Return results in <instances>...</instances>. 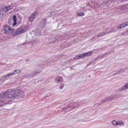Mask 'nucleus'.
Returning a JSON list of instances; mask_svg holds the SVG:
<instances>
[{
    "instance_id": "0eeeda50",
    "label": "nucleus",
    "mask_w": 128,
    "mask_h": 128,
    "mask_svg": "<svg viewBox=\"0 0 128 128\" xmlns=\"http://www.w3.org/2000/svg\"><path fill=\"white\" fill-rule=\"evenodd\" d=\"M14 75H16V73L14 72H12L10 73L9 74H6L4 76L2 77L0 79V80L2 82L4 80H8V78H12V76H14Z\"/></svg>"
},
{
    "instance_id": "9b49d317",
    "label": "nucleus",
    "mask_w": 128,
    "mask_h": 128,
    "mask_svg": "<svg viewBox=\"0 0 128 128\" xmlns=\"http://www.w3.org/2000/svg\"><path fill=\"white\" fill-rule=\"evenodd\" d=\"M36 36H44V34L40 30H36L35 34H34Z\"/></svg>"
},
{
    "instance_id": "f3484780",
    "label": "nucleus",
    "mask_w": 128,
    "mask_h": 128,
    "mask_svg": "<svg viewBox=\"0 0 128 128\" xmlns=\"http://www.w3.org/2000/svg\"><path fill=\"white\" fill-rule=\"evenodd\" d=\"M12 10V6H8L4 8V11L8 12V10Z\"/></svg>"
},
{
    "instance_id": "2f4dec72",
    "label": "nucleus",
    "mask_w": 128,
    "mask_h": 128,
    "mask_svg": "<svg viewBox=\"0 0 128 128\" xmlns=\"http://www.w3.org/2000/svg\"><path fill=\"white\" fill-rule=\"evenodd\" d=\"M118 74H116V72L115 74H112V76H116Z\"/></svg>"
},
{
    "instance_id": "6e6552de",
    "label": "nucleus",
    "mask_w": 128,
    "mask_h": 128,
    "mask_svg": "<svg viewBox=\"0 0 128 128\" xmlns=\"http://www.w3.org/2000/svg\"><path fill=\"white\" fill-rule=\"evenodd\" d=\"M80 104H82V102H74V103H71L70 105H68L64 109L66 110L68 108H72V106H74V108H76V106H80Z\"/></svg>"
},
{
    "instance_id": "4be33fe9",
    "label": "nucleus",
    "mask_w": 128,
    "mask_h": 128,
    "mask_svg": "<svg viewBox=\"0 0 128 128\" xmlns=\"http://www.w3.org/2000/svg\"><path fill=\"white\" fill-rule=\"evenodd\" d=\"M38 16V12H34L33 14H32L31 16L35 18L36 16Z\"/></svg>"
},
{
    "instance_id": "5701e85b",
    "label": "nucleus",
    "mask_w": 128,
    "mask_h": 128,
    "mask_svg": "<svg viewBox=\"0 0 128 128\" xmlns=\"http://www.w3.org/2000/svg\"><path fill=\"white\" fill-rule=\"evenodd\" d=\"M3 104H4V102L2 100V98H0V106H2Z\"/></svg>"
},
{
    "instance_id": "a211bd4d",
    "label": "nucleus",
    "mask_w": 128,
    "mask_h": 128,
    "mask_svg": "<svg viewBox=\"0 0 128 128\" xmlns=\"http://www.w3.org/2000/svg\"><path fill=\"white\" fill-rule=\"evenodd\" d=\"M85 54V56H90L92 54V51H90L89 52L84 53Z\"/></svg>"
},
{
    "instance_id": "39448f33",
    "label": "nucleus",
    "mask_w": 128,
    "mask_h": 128,
    "mask_svg": "<svg viewBox=\"0 0 128 128\" xmlns=\"http://www.w3.org/2000/svg\"><path fill=\"white\" fill-rule=\"evenodd\" d=\"M118 94H116L114 96H111L106 98H104V100L102 101V102H108L109 100H118Z\"/></svg>"
},
{
    "instance_id": "f8f14e48",
    "label": "nucleus",
    "mask_w": 128,
    "mask_h": 128,
    "mask_svg": "<svg viewBox=\"0 0 128 128\" xmlns=\"http://www.w3.org/2000/svg\"><path fill=\"white\" fill-rule=\"evenodd\" d=\"M128 82L125 84V85L124 86L118 89V92H122V90H128Z\"/></svg>"
},
{
    "instance_id": "9d476101",
    "label": "nucleus",
    "mask_w": 128,
    "mask_h": 128,
    "mask_svg": "<svg viewBox=\"0 0 128 128\" xmlns=\"http://www.w3.org/2000/svg\"><path fill=\"white\" fill-rule=\"evenodd\" d=\"M128 26V22H124L120 24L118 26V30H122V28H126V26Z\"/></svg>"
},
{
    "instance_id": "4c0bfd02",
    "label": "nucleus",
    "mask_w": 128,
    "mask_h": 128,
    "mask_svg": "<svg viewBox=\"0 0 128 128\" xmlns=\"http://www.w3.org/2000/svg\"><path fill=\"white\" fill-rule=\"evenodd\" d=\"M108 54V53H106V54Z\"/></svg>"
},
{
    "instance_id": "c756f323",
    "label": "nucleus",
    "mask_w": 128,
    "mask_h": 128,
    "mask_svg": "<svg viewBox=\"0 0 128 128\" xmlns=\"http://www.w3.org/2000/svg\"><path fill=\"white\" fill-rule=\"evenodd\" d=\"M84 56H86L84 53L82 54H80L79 56L80 58H84Z\"/></svg>"
},
{
    "instance_id": "f704fd0d",
    "label": "nucleus",
    "mask_w": 128,
    "mask_h": 128,
    "mask_svg": "<svg viewBox=\"0 0 128 128\" xmlns=\"http://www.w3.org/2000/svg\"><path fill=\"white\" fill-rule=\"evenodd\" d=\"M126 32H128V30H126Z\"/></svg>"
},
{
    "instance_id": "aec40b11",
    "label": "nucleus",
    "mask_w": 128,
    "mask_h": 128,
    "mask_svg": "<svg viewBox=\"0 0 128 128\" xmlns=\"http://www.w3.org/2000/svg\"><path fill=\"white\" fill-rule=\"evenodd\" d=\"M126 72V70L124 69H122L121 70H118V72H116L117 74H120L122 72Z\"/></svg>"
},
{
    "instance_id": "4468645a",
    "label": "nucleus",
    "mask_w": 128,
    "mask_h": 128,
    "mask_svg": "<svg viewBox=\"0 0 128 128\" xmlns=\"http://www.w3.org/2000/svg\"><path fill=\"white\" fill-rule=\"evenodd\" d=\"M108 34V32L99 33L98 35H96V38H100V36H104V34Z\"/></svg>"
},
{
    "instance_id": "ddd939ff",
    "label": "nucleus",
    "mask_w": 128,
    "mask_h": 128,
    "mask_svg": "<svg viewBox=\"0 0 128 128\" xmlns=\"http://www.w3.org/2000/svg\"><path fill=\"white\" fill-rule=\"evenodd\" d=\"M62 77L58 76H57L55 79V82L56 84H59V82H60L62 81Z\"/></svg>"
},
{
    "instance_id": "1a4fd4ad",
    "label": "nucleus",
    "mask_w": 128,
    "mask_h": 128,
    "mask_svg": "<svg viewBox=\"0 0 128 128\" xmlns=\"http://www.w3.org/2000/svg\"><path fill=\"white\" fill-rule=\"evenodd\" d=\"M46 24V19H42L39 24V26L41 28H44Z\"/></svg>"
},
{
    "instance_id": "f03ea898",
    "label": "nucleus",
    "mask_w": 128,
    "mask_h": 128,
    "mask_svg": "<svg viewBox=\"0 0 128 128\" xmlns=\"http://www.w3.org/2000/svg\"><path fill=\"white\" fill-rule=\"evenodd\" d=\"M28 26H22L19 28L16 32H15V36H18V34H22L24 32H26L28 30Z\"/></svg>"
},
{
    "instance_id": "58836bf2",
    "label": "nucleus",
    "mask_w": 128,
    "mask_h": 128,
    "mask_svg": "<svg viewBox=\"0 0 128 128\" xmlns=\"http://www.w3.org/2000/svg\"><path fill=\"white\" fill-rule=\"evenodd\" d=\"M108 54V53H106V54Z\"/></svg>"
},
{
    "instance_id": "e433bc0d",
    "label": "nucleus",
    "mask_w": 128,
    "mask_h": 128,
    "mask_svg": "<svg viewBox=\"0 0 128 128\" xmlns=\"http://www.w3.org/2000/svg\"><path fill=\"white\" fill-rule=\"evenodd\" d=\"M2 96V94L0 95V96Z\"/></svg>"
},
{
    "instance_id": "cd10ccee",
    "label": "nucleus",
    "mask_w": 128,
    "mask_h": 128,
    "mask_svg": "<svg viewBox=\"0 0 128 128\" xmlns=\"http://www.w3.org/2000/svg\"><path fill=\"white\" fill-rule=\"evenodd\" d=\"M34 18L32 16H31L29 18L28 20L29 22H34Z\"/></svg>"
},
{
    "instance_id": "dca6fc26",
    "label": "nucleus",
    "mask_w": 128,
    "mask_h": 128,
    "mask_svg": "<svg viewBox=\"0 0 128 128\" xmlns=\"http://www.w3.org/2000/svg\"><path fill=\"white\" fill-rule=\"evenodd\" d=\"M12 20H14V22L12 24V26H16V16H14L12 18Z\"/></svg>"
},
{
    "instance_id": "412c9836",
    "label": "nucleus",
    "mask_w": 128,
    "mask_h": 128,
    "mask_svg": "<svg viewBox=\"0 0 128 128\" xmlns=\"http://www.w3.org/2000/svg\"><path fill=\"white\" fill-rule=\"evenodd\" d=\"M38 40H32L30 42L31 44H38Z\"/></svg>"
},
{
    "instance_id": "a878e982",
    "label": "nucleus",
    "mask_w": 128,
    "mask_h": 128,
    "mask_svg": "<svg viewBox=\"0 0 128 128\" xmlns=\"http://www.w3.org/2000/svg\"><path fill=\"white\" fill-rule=\"evenodd\" d=\"M112 124H113V126H118V121H116L114 120L112 122Z\"/></svg>"
},
{
    "instance_id": "f257e3e1",
    "label": "nucleus",
    "mask_w": 128,
    "mask_h": 128,
    "mask_svg": "<svg viewBox=\"0 0 128 128\" xmlns=\"http://www.w3.org/2000/svg\"><path fill=\"white\" fill-rule=\"evenodd\" d=\"M24 96V93L20 90L10 89L4 92L2 100L4 102V104H8V102L12 101L15 98H22Z\"/></svg>"
},
{
    "instance_id": "423d86ee",
    "label": "nucleus",
    "mask_w": 128,
    "mask_h": 128,
    "mask_svg": "<svg viewBox=\"0 0 128 128\" xmlns=\"http://www.w3.org/2000/svg\"><path fill=\"white\" fill-rule=\"evenodd\" d=\"M40 71H34L32 72L30 74H27L25 75H24L22 76L23 78H32V76H36L38 74H40Z\"/></svg>"
},
{
    "instance_id": "393cba45",
    "label": "nucleus",
    "mask_w": 128,
    "mask_h": 128,
    "mask_svg": "<svg viewBox=\"0 0 128 128\" xmlns=\"http://www.w3.org/2000/svg\"><path fill=\"white\" fill-rule=\"evenodd\" d=\"M78 16H84V12H78L77 14Z\"/></svg>"
},
{
    "instance_id": "6ab92c4d",
    "label": "nucleus",
    "mask_w": 128,
    "mask_h": 128,
    "mask_svg": "<svg viewBox=\"0 0 128 128\" xmlns=\"http://www.w3.org/2000/svg\"><path fill=\"white\" fill-rule=\"evenodd\" d=\"M117 126H124V122L122 120L117 121Z\"/></svg>"
},
{
    "instance_id": "7ed1b4c3",
    "label": "nucleus",
    "mask_w": 128,
    "mask_h": 128,
    "mask_svg": "<svg viewBox=\"0 0 128 128\" xmlns=\"http://www.w3.org/2000/svg\"><path fill=\"white\" fill-rule=\"evenodd\" d=\"M128 4L126 5H122L116 8V11L120 14H124L126 12V10H128Z\"/></svg>"
},
{
    "instance_id": "20e7f679",
    "label": "nucleus",
    "mask_w": 128,
    "mask_h": 128,
    "mask_svg": "<svg viewBox=\"0 0 128 128\" xmlns=\"http://www.w3.org/2000/svg\"><path fill=\"white\" fill-rule=\"evenodd\" d=\"M4 34H13V32H14V29L10 28V27L8 26H6L4 27Z\"/></svg>"
},
{
    "instance_id": "2eb2a0df",
    "label": "nucleus",
    "mask_w": 128,
    "mask_h": 128,
    "mask_svg": "<svg viewBox=\"0 0 128 128\" xmlns=\"http://www.w3.org/2000/svg\"><path fill=\"white\" fill-rule=\"evenodd\" d=\"M128 0H112L113 3L115 4V2H116V4H120V2H126Z\"/></svg>"
},
{
    "instance_id": "bb28decb",
    "label": "nucleus",
    "mask_w": 128,
    "mask_h": 128,
    "mask_svg": "<svg viewBox=\"0 0 128 128\" xmlns=\"http://www.w3.org/2000/svg\"><path fill=\"white\" fill-rule=\"evenodd\" d=\"M13 72L16 73V74H20V70L17 69V70H15L14 72Z\"/></svg>"
},
{
    "instance_id": "c85d7f7f",
    "label": "nucleus",
    "mask_w": 128,
    "mask_h": 128,
    "mask_svg": "<svg viewBox=\"0 0 128 128\" xmlns=\"http://www.w3.org/2000/svg\"><path fill=\"white\" fill-rule=\"evenodd\" d=\"M4 16V12H2V11L0 10V18H2Z\"/></svg>"
},
{
    "instance_id": "b1692460",
    "label": "nucleus",
    "mask_w": 128,
    "mask_h": 128,
    "mask_svg": "<svg viewBox=\"0 0 128 128\" xmlns=\"http://www.w3.org/2000/svg\"><path fill=\"white\" fill-rule=\"evenodd\" d=\"M116 32V28H112L110 30L108 31V34H110V32Z\"/></svg>"
},
{
    "instance_id": "c9c22d12",
    "label": "nucleus",
    "mask_w": 128,
    "mask_h": 128,
    "mask_svg": "<svg viewBox=\"0 0 128 128\" xmlns=\"http://www.w3.org/2000/svg\"><path fill=\"white\" fill-rule=\"evenodd\" d=\"M21 0V2H23V0Z\"/></svg>"
},
{
    "instance_id": "72a5a7b5",
    "label": "nucleus",
    "mask_w": 128,
    "mask_h": 128,
    "mask_svg": "<svg viewBox=\"0 0 128 128\" xmlns=\"http://www.w3.org/2000/svg\"><path fill=\"white\" fill-rule=\"evenodd\" d=\"M55 42L54 41L53 42H52V44H54Z\"/></svg>"
},
{
    "instance_id": "473e14b6",
    "label": "nucleus",
    "mask_w": 128,
    "mask_h": 128,
    "mask_svg": "<svg viewBox=\"0 0 128 128\" xmlns=\"http://www.w3.org/2000/svg\"><path fill=\"white\" fill-rule=\"evenodd\" d=\"M60 88L62 90V89L63 88V86H60Z\"/></svg>"
},
{
    "instance_id": "7c9ffc66",
    "label": "nucleus",
    "mask_w": 128,
    "mask_h": 128,
    "mask_svg": "<svg viewBox=\"0 0 128 128\" xmlns=\"http://www.w3.org/2000/svg\"><path fill=\"white\" fill-rule=\"evenodd\" d=\"M28 44V42H26V41L24 42L23 43V44H22V46H24V44Z\"/></svg>"
}]
</instances>
